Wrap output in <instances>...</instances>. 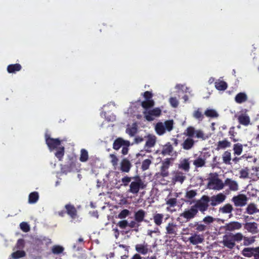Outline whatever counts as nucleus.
Returning a JSON list of instances; mask_svg holds the SVG:
<instances>
[{"label":"nucleus","mask_w":259,"mask_h":259,"mask_svg":"<svg viewBox=\"0 0 259 259\" xmlns=\"http://www.w3.org/2000/svg\"><path fill=\"white\" fill-rule=\"evenodd\" d=\"M144 118L148 121L154 120L155 117L161 114V110L159 108H155L151 110H146L143 112Z\"/></svg>","instance_id":"6"},{"label":"nucleus","mask_w":259,"mask_h":259,"mask_svg":"<svg viewBox=\"0 0 259 259\" xmlns=\"http://www.w3.org/2000/svg\"><path fill=\"white\" fill-rule=\"evenodd\" d=\"M215 88L219 91H225L228 87L227 83L223 81L218 80L214 83Z\"/></svg>","instance_id":"33"},{"label":"nucleus","mask_w":259,"mask_h":259,"mask_svg":"<svg viewBox=\"0 0 259 259\" xmlns=\"http://www.w3.org/2000/svg\"><path fill=\"white\" fill-rule=\"evenodd\" d=\"M146 138L147 140L144 148L146 152H150L151 151L150 149L155 146L157 138L155 135L150 134L148 135Z\"/></svg>","instance_id":"9"},{"label":"nucleus","mask_w":259,"mask_h":259,"mask_svg":"<svg viewBox=\"0 0 259 259\" xmlns=\"http://www.w3.org/2000/svg\"><path fill=\"white\" fill-rule=\"evenodd\" d=\"M37 241L39 244H45L46 245H48L52 243L51 239L46 237L38 239Z\"/></svg>","instance_id":"54"},{"label":"nucleus","mask_w":259,"mask_h":259,"mask_svg":"<svg viewBox=\"0 0 259 259\" xmlns=\"http://www.w3.org/2000/svg\"><path fill=\"white\" fill-rule=\"evenodd\" d=\"M210 201L209 197L207 195H203L200 199L196 201V203L193 205L194 208L196 209L197 212L199 210L202 213L207 210L209 205L208 202Z\"/></svg>","instance_id":"2"},{"label":"nucleus","mask_w":259,"mask_h":259,"mask_svg":"<svg viewBox=\"0 0 259 259\" xmlns=\"http://www.w3.org/2000/svg\"><path fill=\"white\" fill-rule=\"evenodd\" d=\"M206 163L205 159L201 157H198L193 161V164L196 168L204 166Z\"/></svg>","instance_id":"36"},{"label":"nucleus","mask_w":259,"mask_h":259,"mask_svg":"<svg viewBox=\"0 0 259 259\" xmlns=\"http://www.w3.org/2000/svg\"><path fill=\"white\" fill-rule=\"evenodd\" d=\"M166 233L171 237H175L177 235V226L174 223H169L166 227Z\"/></svg>","instance_id":"14"},{"label":"nucleus","mask_w":259,"mask_h":259,"mask_svg":"<svg viewBox=\"0 0 259 259\" xmlns=\"http://www.w3.org/2000/svg\"><path fill=\"white\" fill-rule=\"evenodd\" d=\"M233 150L234 155H240L243 151V145L239 143L235 144L233 145Z\"/></svg>","instance_id":"38"},{"label":"nucleus","mask_w":259,"mask_h":259,"mask_svg":"<svg viewBox=\"0 0 259 259\" xmlns=\"http://www.w3.org/2000/svg\"><path fill=\"white\" fill-rule=\"evenodd\" d=\"M193 117L199 121H201L203 120L204 115L202 113L201 108H198L193 112Z\"/></svg>","instance_id":"42"},{"label":"nucleus","mask_w":259,"mask_h":259,"mask_svg":"<svg viewBox=\"0 0 259 259\" xmlns=\"http://www.w3.org/2000/svg\"><path fill=\"white\" fill-rule=\"evenodd\" d=\"M204 115L207 117L211 118L217 117L219 116L217 111L211 109H206L204 112Z\"/></svg>","instance_id":"45"},{"label":"nucleus","mask_w":259,"mask_h":259,"mask_svg":"<svg viewBox=\"0 0 259 259\" xmlns=\"http://www.w3.org/2000/svg\"><path fill=\"white\" fill-rule=\"evenodd\" d=\"M236 135L237 133L235 131V127L232 126L230 127L229 131V136H230V139L234 142L238 141V139L235 138Z\"/></svg>","instance_id":"48"},{"label":"nucleus","mask_w":259,"mask_h":259,"mask_svg":"<svg viewBox=\"0 0 259 259\" xmlns=\"http://www.w3.org/2000/svg\"><path fill=\"white\" fill-rule=\"evenodd\" d=\"M233 209V206L230 203L224 205L222 207L220 208V212L223 213H231Z\"/></svg>","instance_id":"41"},{"label":"nucleus","mask_w":259,"mask_h":259,"mask_svg":"<svg viewBox=\"0 0 259 259\" xmlns=\"http://www.w3.org/2000/svg\"><path fill=\"white\" fill-rule=\"evenodd\" d=\"M238 120L240 124L247 126L250 123V118L246 114H241L238 117Z\"/></svg>","instance_id":"26"},{"label":"nucleus","mask_w":259,"mask_h":259,"mask_svg":"<svg viewBox=\"0 0 259 259\" xmlns=\"http://www.w3.org/2000/svg\"><path fill=\"white\" fill-rule=\"evenodd\" d=\"M186 179V174L179 170L172 172V181L173 182H179L182 184Z\"/></svg>","instance_id":"11"},{"label":"nucleus","mask_w":259,"mask_h":259,"mask_svg":"<svg viewBox=\"0 0 259 259\" xmlns=\"http://www.w3.org/2000/svg\"><path fill=\"white\" fill-rule=\"evenodd\" d=\"M255 247H246L241 251V254L246 257H253Z\"/></svg>","instance_id":"31"},{"label":"nucleus","mask_w":259,"mask_h":259,"mask_svg":"<svg viewBox=\"0 0 259 259\" xmlns=\"http://www.w3.org/2000/svg\"><path fill=\"white\" fill-rule=\"evenodd\" d=\"M134 179L136 181L131 182L128 192L133 194H137L139 192L140 189H144L145 185L140 177L137 176L135 177Z\"/></svg>","instance_id":"4"},{"label":"nucleus","mask_w":259,"mask_h":259,"mask_svg":"<svg viewBox=\"0 0 259 259\" xmlns=\"http://www.w3.org/2000/svg\"><path fill=\"white\" fill-rule=\"evenodd\" d=\"M241 224L238 222H232L227 224L225 228L226 230L233 231L235 230H239L241 228Z\"/></svg>","instance_id":"21"},{"label":"nucleus","mask_w":259,"mask_h":259,"mask_svg":"<svg viewBox=\"0 0 259 259\" xmlns=\"http://www.w3.org/2000/svg\"><path fill=\"white\" fill-rule=\"evenodd\" d=\"M231 143L226 139H225L222 141H219L218 142L215 150L219 151L220 149H226V148L230 147L231 146Z\"/></svg>","instance_id":"27"},{"label":"nucleus","mask_w":259,"mask_h":259,"mask_svg":"<svg viewBox=\"0 0 259 259\" xmlns=\"http://www.w3.org/2000/svg\"><path fill=\"white\" fill-rule=\"evenodd\" d=\"M132 178L129 177L128 176H125L123 178L121 179V182L122 183V184L120 185V186H127L129 183L131 181Z\"/></svg>","instance_id":"61"},{"label":"nucleus","mask_w":259,"mask_h":259,"mask_svg":"<svg viewBox=\"0 0 259 259\" xmlns=\"http://www.w3.org/2000/svg\"><path fill=\"white\" fill-rule=\"evenodd\" d=\"M195 141L193 139L187 138L182 144V148L186 150H189L193 147Z\"/></svg>","instance_id":"24"},{"label":"nucleus","mask_w":259,"mask_h":259,"mask_svg":"<svg viewBox=\"0 0 259 259\" xmlns=\"http://www.w3.org/2000/svg\"><path fill=\"white\" fill-rule=\"evenodd\" d=\"M222 159L223 162L226 164H231V152L227 150L225 151L222 155Z\"/></svg>","instance_id":"34"},{"label":"nucleus","mask_w":259,"mask_h":259,"mask_svg":"<svg viewBox=\"0 0 259 259\" xmlns=\"http://www.w3.org/2000/svg\"><path fill=\"white\" fill-rule=\"evenodd\" d=\"M138 128L136 123H134L132 127H127L126 129V133L130 137H134L137 133Z\"/></svg>","instance_id":"40"},{"label":"nucleus","mask_w":259,"mask_h":259,"mask_svg":"<svg viewBox=\"0 0 259 259\" xmlns=\"http://www.w3.org/2000/svg\"><path fill=\"white\" fill-rule=\"evenodd\" d=\"M259 212V209L257 208V205L254 203H249L246 208L245 213L251 215L255 213Z\"/></svg>","instance_id":"25"},{"label":"nucleus","mask_w":259,"mask_h":259,"mask_svg":"<svg viewBox=\"0 0 259 259\" xmlns=\"http://www.w3.org/2000/svg\"><path fill=\"white\" fill-rule=\"evenodd\" d=\"M135 250L138 253L142 255H145L149 252H152L149 245L145 241L143 243L136 244Z\"/></svg>","instance_id":"10"},{"label":"nucleus","mask_w":259,"mask_h":259,"mask_svg":"<svg viewBox=\"0 0 259 259\" xmlns=\"http://www.w3.org/2000/svg\"><path fill=\"white\" fill-rule=\"evenodd\" d=\"M66 213L71 218L74 219L77 217V211L73 205L67 204L65 205Z\"/></svg>","instance_id":"13"},{"label":"nucleus","mask_w":259,"mask_h":259,"mask_svg":"<svg viewBox=\"0 0 259 259\" xmlns=\"http://www.w3.org/2000/svg\"><path fill=\"white\" fill-rule=\"evenodd\" d=\"M163 214L162 213H155L153 215L154 222L156 225L160 226L162 223L163 219Z\"/></svg>","instance_id":"37"},{"label":"nucleus","mask_w":259,"mask_h":259,"mask_svg":"<svg viewBox=\"0 0 259 259\" xmlns=\"http://www.w3.org/2000/svg\"><path fill=\"white\" fill-rule=\"evenodd\" d=\"M146 212L143 209L138 210L135 213V220L138 223H141L144 220Z\"/></svg>","instance_id":"29"},{"label":"nucleus","mask_w":259,"mask_h":259,"mask_svg":"<svg viewBox=\"0 0 259 259\" xmlns=\"http://www.w3.org/2000/svg\"><path fill=\"white\" fill-rule=\"evenodd\" d=\"M39 198V195L37 192H33L29 195L28 201L29 203H36Z\"/></svg>","instance_id":"39"},{"label":"nucleus","mask_w":259,"mask_h":259,"mask_svg":"<svg viewBox=\"0 0 259 259\" xmlns=\"http://www.w3.org/2000/svg\"><path fill=\"white\" fill-rule=\"evenodd\" d=\"M196 195L197 192L196 190H191L186 192L185 194V198L187 199L190 200L195 197Z\"/></svg>","instance_id":"53"},{"label":"nucleus","mask_w":259,"mask_h":259,"mask_svg":"<svg viewBox=\"0 0 259 259\" xmlns=\"http://www.w3.org/2000/svg\"><path fill=\"white\" fill-rule=\"evenodd\" d=\"M225 185L228 186L229 189L231 191H236L238 190V185L237 183L231 179H226L225 181Z\"/></svg>","instance_id":"20"},{"label":"nucleus","mask_w":259,"mask_h":259,"mask_svg":"<svg viewBox=\"0 0 259 259\" xmlns=\"http://www.w3.org/2000/svg\"><path fill=\"white\" fill-rule=\"evenodd\" d=\"M249 169L248 167L241 169L239 171L240 178L246 179L248 178Z\"/></svg>","instance_id":"52"},{"label":"nucleus","mask_w":259,"mask_h":259,"mask_svg":"<svg viewBox=\"0 0 259 259\" xmlns=\"http://www.w3.org/2000/svg\"><path fill=\"white\" fill-rule=\"evenodd\" d=\"M132 167V164L126 158L123 159L120 163V170L122 172H128Z\"/></svg>","instance_id":"16"},{"label":"nucleus","mask_w":259,"mask_h":259,"mask_svg":"<svg viewBox=\"0 0 259 259\" xmlns=\"http://www.w3.org/2000/svg\"><path fill=\"white\" fill-rule=\"evenodd\" d=\"M130 145V142L128 141L127 143L123 146H122L121 153L123 155H126L128 153Z\"/></svg>","instance_id":"59"},{"label":"nucleus","mask_w":259,"mask_h":259,"mask_svg":"<svg viewBox=\"0 0 259 259\" xmlns=\"http://www.w3.org/2000/svg\"><path fill=\"white\" fill-rule=\"evenodd\" d=\"M89 154L88 152L85 149H82L80 151V155L79 157V160L81 162H84L88 160Z\"/></svg>","instance_id":"44"},{"label":"nucleus","mask_w":259,"mask_h":259,"mask_svg":"<svg viewBox=\"0 0 259 259\" xmlns=\"http://www.w3.org/2000/svg\"><path fill=\"white\" fill-rule=\"evenodd\" d=\"M128 223L126 220L120 221L117 224V226L122 229H125L127 226H128Z\"/></svg>","instance_id":"64"},{"label":"nucleus","mask_w":259,"mask_h":259,"mask_svg":"<svg viewBox=\"0 0 259 259\" xmlns=\"http://www.w3.org/2000/svg\"><path fill=\"white\" fill-rule=\"evenodd\" d=\"M22 69V66L20 64L16 63L9 65L7 67V71L9 73H15L17 72L20 71Z\"/></svg>","instance_id":"28"},{"label":"nucleus","mask_w":259,"mask_h":259,"mask_svg":"<svg viewBox=\"0 0 259 259\" xmlns=\"http://www.w3.org/2000/svg\"><path fill=\"white\" fill-rule=\"evenodd\" d=\"M172 151L173 147L172 145L169 143H168L163 146L162 152L163 154L170 155Z\"/></svg>","instance_id":"46"},{"label":"nucleus","mask_w":259,"mask_h":259,"mask_svg":"<svg viewBox=\"0 0 259 259\" xmlns=\"http://www.w3.org/2000/svg\"><path fill=\"white\" fill-rule=\"evenodd\" d=\"M156 133L159 135H162L165 133V128L163 123L161 122H158L156 123L155 127Z\"/></svg>","instance_id":"32"},{"label":"nucleus","mask_w":259,"mask_h":259,"mask_svg":"<svg viewBox=\"0 0 259 259\" xmlns=\"http://www.w3.org/2000/svg\"><path fill=\"white\" fill-rule=\"evenodd\" d=\"M248 198L244 194H239L237 196H234L232 201L233 202L235 206L242 207L247 204Z\"/></svg>","instance_id":"7"},{"label":"nucleus","mask_w":259,"mask_h":259,"mask_svg":"<svg viewBox=\"0 0 259 259\" xmlns=\"http://www.w3.org/2000/svg\"><path fill=\"white\" fill-rule=\"evenodd\" d=\"M196 230L199 232L204 231L206 229V226L203 224H199L198 223L195 225Z\"/></svg>","instance_id":"63"},{"label":"nucleus","mask_w":259,"mask_h":259,"mask_svg":"<svg viewBox=\"0 0 259 259\" xmlns=\"http://www.w3.org/2000/svg\"><path fill=\"white\" fill-rule=\"evenodd\" d=\"M244 228L248 232L253 234L257 232V225L255 222L246 223L244 224Z\"/></svg>","instance_id":"18"},{"label":"nucleus","mask_w":259,"mask_h":259,"mask_svg":"<svg viewBox=\"0 0 259 259\" xmlns=\"http://www.w3.org/2000/svg\"><path fill=\"white\" fill-rule=\"evenodd\" d=\"M20 229L24 232H27L30 230L29 225L26 222H22L20 224Z\"/></svg>","instance_id":"60"},{"label":"nucleus","mask_w":259,"mask_h":259,"mask_svg":"<svg viewBox=\"0 0 259 259\" xmlns=\"http://www.w3.org/2000/svg\"><path fill=\"white\" fill-rule=\"evenodd\" d=\"M184 134L188 137L189 138L193 139L196 137L198 139H201L204 140V134L201 130H196L195 128L192 126H188L185 131Z\"/></svg>","instance_id":"3"},{"label":"nucleus","mask_w":259,"mask_h":259,"mask_svg":"<svg viewBox=\"0 0 259 259\" xmlns=\"http://www.w3.org/2000/svg\"><path fill=\"white\" fill-rule=\"evenodd\" d=\"M170 162L167 160L162 163L160 168V175L163 177H167L169 175L168 169L169 167Z\"/></svg>","instance_id":"23"},{"label":"nucleus","mask_w":259,"mask_h":259,"mask_svg":"<svg viewBox=\"0 0 259 259\" xmlns=\"http://www.w3.org/2000/svg\"><path fill=\"white\" fill-rule=\"evenodd\" d=\"M188 240L191 244L193 245H197L202 243L204 241V238L202 235L195 234L190 236Z\"/></svg>","instance_id":"17"},{"label":"nucleus","mask_w":259,"mask_h":259,"mask_svg":"<svg viewBox=\"0 0 259 259\" xmlns=\"http://www.w3.org/2000/svg\"><path fill=\"white\" fill-rule=\"evenodd\" d=\"M64 247L62 246L55 245H54L52 248V252L55 254H60L64 251Z\"/></svg>","instance_id":"49"},{"label":"nucleus","mask_w":259,"mask_h":259,"mask_svg":"<svg viewBox=\"0 0 259 259\" xmlns=\"http://www.w3.org/2000/svg\"><path fill=\"white\" fill-rule=\"evenodd\" d=\"M169 102L174 108H177L179 105V101L176 97H170L169 99Z\"/></svg>","instance_id":"57"},{"label":"nucleus","mask_w":259,"mask_h":259,"mask_svg":"<svg viewBox=\"0 0 259 259\" xmlns=\"http://www.w3.org/2000/svg\"><path fill=\"white\" fill-rule=\"evenodd\" d=\"M45 138L46 143L50 151L56 149L61 144L62 140L59 138H52L48 134H45Z\"/></svg>","instance_id":"5"},{"label":"nucleus","mask_w":259,"mask_h":259,"mask_svg":"<svg viewBox=\"0 0 259 259\" xmlns=\"http://www.w3.org/2000/svg\"><path fill=\"white\" fill-rule=\"evenodd\" d=\"M128 141L123 138L119 137L116 139L113 143V148L115 150H118L121 147L123 146Z\"/></svg>","instance_id":"19"},{"label":"nucleus","mask_w":259,"mask_h":259,"mask_svg":"<svg viewBox=\"0 0 259 259\" xmlns=\"http://www.w3.org/2000/svg\"><path fill=\"white\" fill-rule=\"evenodd\" d=\"M130 214V211L126 209H124L121 211V212L118 214L117 218L120 219L125 218Z\"/></svg>","instance_id":"56"},{"label":"nucleus","mask_w":259,"mask_h":259,"mask_svg":"<svg viewBox=\"0 0 259 259\" xmlns=\"http://www.w3.org/2000/svg\"><path fill=\"white\" fill-rule=\"evenodd\" d=\"M242 240H243V245L245 246L249 245L252 244L255 241L254 237H247L243 235Z\"/></svg>","instance_id":"51"},{"label":"nucleus","mask_w":259,"mask_h":259,"mask_svg":"<svg viewBox=\"0 0 259 259\" xmlns=\"http://www.w3.org/2000/svg\"><path fill=\"white\" fill-rule=\"evenodd\" d=\"M26 255V253L24 250H17L12 253L11 256L14 259H19L20 258L24 257Z\"/></svg>","instance_id":"47"},{"label":"nucleus","mask_w":259,"mask_h":259,"mask_svg":"<svg viewBox=\"0 0 259 259\" xmlns=\"http://www.w3.org/2000/svg\"><path fill=\"white\" fill-rule=\"evenodd\" d=\"M177 199L175 198H170L166 201V204L168 205L170 207H174L177 204Z\"/></svg>","instance_id":"62"},{"label":"nucleus","mask_w":259,"mask_h":259,"mask_svg":"<svg viewBox=\"0 0 259 259\" xmlns=\"http://www.w3.org/2000/svg\"><path fill=\"white\" fill-rule=\"evenodd\" d=\"M151 160H150L149 159H146L144 160L142 162L141 168L143 170H146L148 169L149 168V166L151 164Z\"/></svg>","instance_id":"55"},{"label":"nucleus","mask_w":259,"mask_h":259,"mask_svg":"<svg viewBox=\"0 0 259 259\" xmlns=\"http://www.w3.org/2000/svg\"><path fill=\"white\" fill-rule=\"evenodd\" d=\"M111 158V163L114 167H115L118 164V159L116 156L114 154H111L109 155Z\"/></svg>","instance_id":"58"},{"label":"nucleus","mask_w":259,"mask_h":259,"mask_svg":"<svg viewBox=\"0 0 259 259\" xmlns=\"http://www.w3.org/2000/svg\"><path fill=\"white\" fill-rule=\"evenodd\" d=\"M165 131L170 132L174 128V121L173 120H168L164 121L163 123Z\"/></svg>","instance_id":"50"},{"label":"nucleus","mask_w":259,"mask_h":259,"mask_svg":"<svg viewBox=\"0 0 259 259\" xmlns=\"http://www.w3.org/2000/svg\"><path fill=\"white\" fill-rule=\"evenodd\" d=\"M197 213V209L194 208L192 205L189 209H185L184 212L180 214V217L186 219L187 221H189L194 218Z\"/></svg>","instance_id":"8"},{"label":"nucleus","mask_w":259,"mask_h":259,"mask_svg":"<svg viewBox=\"0 0 259 259\" xmlns=\"http://www.w3.org/2000/svg\"><path fill=\"white\" fill-rule=\"evenodd\" d=\"M209 184L214 186V189L218 190H222L224 187V184L222 181L218 178H213L210 179Z\"/></svg>","instance_id":"15"},{"label":"nucleus","mask_w":259,"mask_h":259,"mask_svg":"<svg viewBox=\"0 0 259 259\" xmlns=\"http://www.w3.org/2000/svg\"><path fill=\"white\" fill-rule=\"evenodd\" d=\"M226 196L222 193H219L217 195H213L210 199V200L211 201L210 205L213 206H216L217 204L224 202Z\"/></svg>","instance_id":"12"},{"label":"nucleus","mask_w":259,"mask_h":259,"mask_svg":"<svg viewBox=\"0 0 259 259\" xmlns=\"http://www.w3.org/2000/svg\"><path fill=\"white\" fill-rule=\"evenodd\" d=\"M247 100V96L245 93L241 92L237 94L235 97V101L238 104H241Z\"/></svg>","instance_id":"30"},{"label":"nucleus","mask_w":259,"mask_h":259,"mask_svg":"<svg viewBox=\"0 0 259 259\" xmlns=\"http://www.w3.org/2000/svg\"><path fill=\"white\" fill-rule=\"evenodd\" d=\"M141 106L145 109H148L154 106V101L153 100H147L142 101Z\"/></svg>","instance_id":"43"},{"label":"nucleus","mask_w":259,"mask_h":259,"mask_svg":"<svg viewBox=\"0 0 259 259\" xmlns=\"http://www.w3.org/2000/svg\"><path fill=\"white\" fill-rule=\"evenodd\" d=\"M243 235L241 233H227L223 237V240L221 243L224 247L229 249H233L236 245V242H239L242 240Z\"/></svg>","instance_id":"1"},{"label":"nucleus","mask_w":259,"mask_h":259,"mask_svg":"<svg viewBox=\"0 0 259 259\" xmlns=\"http://www.w3.org/2000/svg\"><path fill=\"white\" fill-rule=\"evenodd\" d=\"M56 149L57 151L55 153V155L59 161H61L64 155L65 148L63 146H59Z\"/></svg>","instance_id":"35"},{"label":"nucleus","mask_w":259,"mask_h":259,"mask_svg":"<svg viewBox=\"0 0 259 259\" xmlns=\"http://www.w3.org/2000/svg\"><path fill=\"white\" fill-rule=\"evenodd\" d=\"M178 168L183 170L185 172H189L190 168L189 159L185 158L181 161L179 164Z\"/></svg>","instance_id":"22"}]
</instances>
